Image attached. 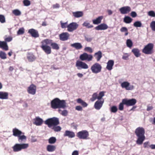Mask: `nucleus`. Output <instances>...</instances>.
<instances>
[{
    "instance_id": "f257e3e1",
    "label": "nucleus",
    "mask_w": 155,
    "mask_h": 155,
    "mask_svg": "<svg viewBox=\"0 0 155 155\" xmlns=\"http://www.w3.org/2000/svg\"><path fill=\"white\" fill-rule=\"evenodd\" d=\"M40 47L47 54H50L51 52V48L53 49L58 50L59 49V45L57 43L53 42L51 39H46L41 42Z\"/></svg>"
},
{
    "instance_id": "f03ea898",
    "label": "nucleus",
    "mask_w": 155,
    "mask_h": 155,
    "mask_svg": "<svg viewBox=\"0 0 155 155\" xmlns=\"http://www.w3.org/2000/svg\"><path fill=\"white\" fill-rule=\"evenodd\" d=\"M51 107L54 109L57 108L64 109L66 107V103L65 100H60L58 98H55L51 103Z\"/></svg>"
},
{
    "instance_id": "7ed1b4c3",
    "label": "nucleus",
    "mask_w": 155,
    "mask_h": 155,
    "mask_svg": "<svg viewBox=\"0 0 155 155\" xmlns=\"http://www.w3.org/2000/svg\"><path fill=\"white\" fill-rule=\"evenodd\" d=\"M59 119L55 117L48 118L45 121V124L50 128H51L54 126H57L59 124Z\"/></svg>"
},
{
    "instance_id": "20e7f679",
    "label": "nucleus",
    "mask_w": 155,
    "mask_h": 155,
    "mask_svg": "<svg viewBox=\"0 0 155 155\" xmlns=\"http://www.w3.org/2000/svg\"><path fill=\"white\" fill-rule=\"evenodd\" d=\"M29 147L28 143H16L12 147L13 151L15 152H18L22 150H24Z\"/></svg>"
},
{
    "instance_id": "39448f33",
    "label": "nucleus",
    "mask_w": 155,
    "mask_h": 155,
    "mask_svg": "<svg viewBox=\"0 0 155 155\" xmlns=\"http://www.w3.org/2000/svg\"><path fill=\"white\" fill-rule=\"evenodd\" d=\"M153 44L152 43L148 44L146 45L142 50L143 53L146 54H151L153 53Z\"/></svg>"
},
{
    "instance_id": "423d86ee",
    "label": "nucleus",
    "mask_w": 155,
    "mask_h": 155,
    "mask_svg": "<svg viewBox=\"0 0 155 155\" xmlns=\"http://www.w3.org/2000/svg\"><path fill=\"white\" fill-rule=\"evenodd\" d=\"M105 93L104 91H101L97 95V110L101 108L104 103V100L102 97L104 96Z\"/></svg>"
},
{
    "instance_id": "0eeeda50",
    "label": "nucleus",
    "mask_w": 155,
    "mask_h": 155,
    "mask_svg": "<svg viewBox=\"0 0 155 155\" xmlns=\"http://www.w3.org/2000/svg\"><path fill=\"white\" fill-rule=\"evenodd\" d=\"M77 136L80 139L87 140L89 138V132L86 130H82L77 134Z\"/></svg>"
},
{
    "instance_id": "6e6552de",
    "label": "nucleus",
    "mask_w": 155,
    "mask_h": 155,
    "mask_svg": "<svg viewBox=\"0 0 155 155\" xmlns=\"http://www.w3.org/2000/svg\"><path fill=\"white\" fill-rule=\"evenodd\" d=\"M79 58L81 61H92L93 57L91 54H89L86 53H84L80 55Z\"/></svg>"
},
{
    "instance_id": "1a4fd4ad",
    "label": "nucleus",
    "mask_w": 155,
    "mask_h": 155,
    "mask_svg": "<svg viewBox=\"0 0 155 155\" xmlns=\"http://www.w3.org/2000/svg\"><path fill=\"white\" fill-rule=\"evenodd\" d=\"M75 66L78 70L87 69L88 68V65L85 63L79 60L76 61Z\"/></svg>"
},
{
    "instance_id": "9d476101",
    "label": "nucleus",
    "mask_w": 155,
    "mask_h": 155,
    "mask_svg": "<svg viewBox=\"0 0 155 155\" xmlns=\"http://www.w3.org/2000/svg\"><path fill=\"white\" fill-rule=\"evenodd\" d=\"M121 86L122 88H124L127 90H132L134 88V86L130 85L127 81H124L121 84Z\"/></svg>"
},
{
    "instance_id": "9b49d317",
    "label": "nucleus",
    "mask_w": 155,
    "mask_h": 155,
    "mask_svg": "<svg viewBox=\"0 0 155 155\" xmlns=\"http://www.w3.org/2000/svg\"><path fill=\"white\" fill-rule=\"evenodd\" d=\"M136 100L133 98L129 100H127L126 99H124L123 100V103L128 106L134 105L136 103Z\"/></svg>"
},
{
    "instance_id": "f8f14e48",
    "label": "nucleus",
    "mask_w": 155,
    "mask_h": 155,
    "mask_svg": "<svg viewBox=\"0 0 155 155\" xmlns=\"http://www.w3.org/2000/svg\"><path fill=\"white\" fill-rule=\"evenodd\" d=\"M78 27V25L76 22H72L67 26V30L69 32H72Z\"/></svg>"
},
{
    "instance_id": "ddd939ff",
    "label": "nucleus",
    "mask_w": 155,
    "mask_h": 155,
    "mask_svg": "<svg viewBox=\"0 0 155 155\" xmlns=\"http://www.w3.org/2000/svg\"><path fill=\"white\" fill-rule=\"evenodd\" d=\"M36 87L33 84H31L28 87L27 90L28 92L31 94L34 95L36 94Z\"/></svg>"
},
{
    "instance_id": "4468645a",
    "label": "nucleus",
    "mask_w": 155,
    "mask_h": 155,
    "mask_svg": "<svg viewBox=\"0 0 155 155\" xmlns=\"http://www.w3.org/2000/svg\"><path fill=\"white\" fill-rule=\"evenodd\" d=\"M69 36L70 34L67 32L62 33L59 35L60 39L62 41L68 40L69 39Z\"/></svg>"
},
{
    "instance_id": "2eb2a0df",
    "label": "nucleus",
    "mask_w": 155,
    "mask_h": 155,
    "mask_svg": "<svg viewBox=\"0 0 155 155\" xmlns=\"http://www.w3.org/2000/svg\"><path fill=\"white\" fill-rule=\"evenodd\" d=\"M28 33L30 34L32 37L35 38L38 37L39 36L38 31L33 28L29 29L28 31Z\"/></svg>"
},
{
    "instance_id": "dca6fc26",
    "label": "nucleus",
    "mask_w": 155,
    "mask_h": 155,
    "mask_svg": "<svg viewBox=\"0 0 155 155\" xmlns=\"http://www.w3.org/2000/svg\"><path fill=\"white\" fill-rule=\"evenodd\" d=\"M135 132L137 137L144 136L145 130L143 127L137 128L136 129Z\"/></svg>"
},
{
    "instance_id": "f3484780",
    "label": "nucleus",
    "mask_w": 155,
    "mask_h": 155,
    "mask_svg": "<svg viewBox=\"0 0 155 155\" xmlns=\"http://www.w3.org/2000/svg\"><path fill=\"white\" fill-rule=\"evenodd\" d=\"M33 124L36 126H41L43 123V120L38 117H37L34 119Z\"/></svg>"
},
{
    "instance_id": "a211bd4d",
    "label": "nucleus",
    "mask_w": 155,
    "mask_h": 155,
    "mask_svg": "<svg viewBox=\"0 0 155 155\" xmlns=\"http://www.w3.org/2000/svg\"><path fill=\"white\" fill-rule=\"evenodd\" d=\"M119 10L122 14H125L129 12L131 10V8L129 6H125L120 8Z\"/></svg>"
},
{
    "instance_id": "6ab92c4d",
    "label": "nucleus",
    "mask_w": 155,
    "mask_h": 155,
    "mask_svg": "<svg viewBox=\"0 0 155 155\" xmlns=\"http://www.w3.org/2000/svg\"><path fill=\"white\" fill-rule=\"evenodd\" d=\"M64 136L68 137L69 138H73L75 137V134L73 132L67 130L65 131Z\"/></svg>"
},
{
    "instance_id": "aec40b11",
    "label": "nucleus",
    "mask_w": 155,
    "mask_h": 155,
    "mask_svg": "<svg viewBox=\"0 0 155 155\" xmlns=\"http://www.w3.org/2000/svg\"><path fill=\"white\" fill-rule=\"evenodd\" d=\"M12 132L13 135L17 137L21 134H24V133L22 132L21 131L16 128H14L13 129Z\"/></svg>"
},
{
    "instance_id": "412c9836",
    "label": "nucleus",
    "mask_w": 155,
    "mask_h": 155,
    "mask_svg": "<svg viewBox=\"0 0 155 155\" xmlns=\"http://www.w3.org/2000/svg\"><path fill=\"white\" fill-rule=\"evenodd\" d=\"M0 48L5 51L8 50V47L7 43L5 41H0Z\"/></svg>"
},
{
    "instance_id": "4be33fe9",
    "label": "nucleus",
    "mask_w": 155,
    "mask_h": 155,
    "mask_svg": "<svg viewBox=\"0 0 155 155\" xmlns=\"http://www.w3.org/2000/svg\"><path fill=\"white\" fill-rule=\"evenodd\" d=\"M114 65V61L110 60H109L107 63L106 68L108 70L110 71L112 69V68Z\"/></svg>"
},
{
    "instance_id": "5701e85b",
    "label": "nucleus",
    "mask_w": 155,
    "mask_h": 155,
    "mask_svg": "<svg viewBox=\"0 0 155 155\" xmlns=\"http://www.w3.org/2000/svg\"><path fill=\"white\" fill-rule=\"evenodd\" d=\"M27 59L29 62H33L36 59V57L34 54L31 53H28L27 55Z\"/></svg>"
},
{
    "instance_id": "b1692460",
    "label": "nucleus",
    "mask_w": 155,
    "mask_h": 155,
    "mask_svg": "<svg viewBox=\"0 0 155 155\" xmlns=\"http://www.w3.org/2000/svg\"><path fill=\"white\" fill-rule=\"evenodd\" d=\"M8 94L6 92L0 91V99H7L8 98Z\"/></svg>"
},
{
    "instance_id": "393cba45",
    "label": "nucleus",
    "mask_w": 155,
    "mask_h": 155,
    "mask_svg": "<svg viewBox=\"0 0 155 155\" xmlns=\"http://www.w3.org/2000/svg\"><path fill=\"white\" fill-rule=\"evenodd\" d=\"M47 150L49 152H52L55 150L56 149L55 146L52 145H48L47 147Z\"/></svg>"
},
{
    "instance_id": "a878e982",
    "label": "nucleus",
    "mask_w": 155,
    "mask_h": 155,
    "mask_svg": "<svg viewBox=\"0 0 155 155\" xmlns=\"http://www.w3.org/2000/svg\"><path fill=\"white\" fill-rule=\"evenodd\" d=\"M71 46L77 50L80 49L82 48V46L80 43H75L71 44Z\"/></svg>"
},
{
    "instance_id": "bb28decb",
    "label": "nucleus",
    "mask_w": 155,
    "mask_h": 155,
    "mask_svg": "<svg viewBox=\"0 0 155 155\" xmlns=\"http://www.w3.org/2000/svg\"><path fill=\"white\" fill-rule=\"evenodd\" d=\"M137 137L138 138L136 141L138 145L142 144L145 139V136H139Z\"/></svg>"
},
{
    "instance_id": "cd10ccee",
    "label": "nucleus",
    "mask_w": 155,
    "mask_h": 155,
    "mask_svg": "<svg viewBox=\"0 0 155 155\" xmlns=\"http://www.w3.org/2000/svg\"><path fill=\"white\" fill-rule=\"evenodd\" d=\"M24 134H21L18 137V140L19 142H22L26 140L27 138Z\"/></svg>"
},
{
    "instance_id": "c85d7f7f",
    "label": "nucleus",
    "mask_w": 155,
    "mask_h": 155,
    "mask_svg": "<svg viewBox=\"0 0 155 155\" xmlns=\"http://www.w3.org/2000/svg\"><path fill=\"white\" fill-rule=\"evenodd\" d=\"M108 28L107 25L105 24L102 23L97 26V30H105Z\"/></svg>"
},
{
    "instance_id": "c756f323",
    "label": "nucleus",
    "mask_w": 155,
    "mask_h": 155,
    "mask_svg": "<svg viewBox=\"0 0 155 155\" xmlns=\"http://www.w3.org/2000/svg\"><path fill=\"white\" fill-rule=\"evenodd\" d=\"M132 52L137 57H138L140 55V50L137 48L133 49L132 50Z\"/></svg>"
},
{
    "instance_id": "7c9ffc66",
    "label": "nucleus",
    "mask_w": 155,
    "mask_h": 155,
    "mask_svg": "<svg viewBox=\"0 0 155 155\" xmlns=\"http://www.w3.org/2000/svg\"><path fill=\"white\" fill-rule=\"evenodd\" d=\"M73 15L75 18H79L82 16L83 15V13L82 12H73Z\"/></svg>"
},
{
    "instance_id": "2f4dec72",
    "label": "nucleus",
    "mask_w": 155,
    "mask_h": 155,
    "mask_svg": "<svg viewBox=\"0 0 155 155\" xmlns=\"http://www.w3.org/2000/svg\"><path fill=\"white\" fill-rule=\"evenodd\" d=\"M77 102L78 103L81 104L84 107H86L87 106V104L81 98L77 99Z\"/></svg>"
},
{
    "instance_id": "473e14b6",
    "label": "nucleus",
    "mask_w": 155,
    "mask_h": 155,
    "mask_svg": "<svg viewBox=\"0 0 155 155\" xmlns=\"http://www.w3.org/2000/svg\"><path fill=\"white\" fill-rule=\"evenodd\" d=\"M132 19L129 16H126L124 19V21L126 23L129 24L131 22Z\"/></svg>"
},
{
    "instance_id": "72a5a7b5",
    "label": "nucleus",
    "mask_w": 155,
    "mask_h": 155,
    "mask_svg": "<svg viewBox=\"0 0 155 155\" xmlns=\"http://www.w3.org/2000/svg\"><path fill=\"white\" fill-rule=\"evenodd\" d=\"M48 141L50 144H54L56 142V139L54 137H51L48 139Z\"/></svg>"
},
{
    "instance_id": "f704fd0d",
    "label": "nucleus",
    "mask_w": 155,
    "mask_h": 155,
    "mask_svg": "<svg viewBox=\"0 0 155 155\" xmlns=\"http://www.w3.org/2000/svg\"><path fill=\"white\" fill-rule=\"evenodd\" d=\"M91 69L92 72L95 73H97V63H95L91 67Z\"/></svg>"
},
{
    "instance_id": "c9c22d12",
    "label": "nucleus",
    "mask_w": 155,
    "mask_h": 155,
    "mask_svg": "<svg viewBox=\"0 0 155 155\" xmlns=\"http://www.w3.org/2000/svg\"><path fill=\"white\" fill-rule=\"evenodd\" d=\"M0 58L2 59H5L7 58L6 54L4 52L2 51H0Z\"/></svg>"
},
{
    "instance_id": "e433bc0d",
    "label": "nucleus",
    "mask_w": 155,
    "mask_h": 155,
    "mask_svg": "<svg viewBox=\"0 0 155 155\" xmlns=\"http://www.w3.org/2000/svg\"><path fill=\"white\" fill-rule=\"evenodd\" d=\"M83 25L87 28H90L93 27V25L90 24L87 21L84 22L83 24Z\"/></svg>"
},
{
    "instance_id": "4c0bfd02",
    "label": "nucleus",
    "mask_w": 155,
    "mask_h": 155,
    "mask_svg": "<svg viewBox=\"0 0 155 155\" xmlns=\"http://www.w3.org/2000/svg\"><path fill=\"white\" fill-rule=\"evenodd\" d=\"M133 42L130 39H128L127 40L126 45L129 48H131L133 45Z\"/></svg>"
},
{
    "instance_id": "58836bf2",
    "label": "nucleus",
    "mask_w": 155,
    "mask_h": 155,
    "mask_svg": "<svg viewBox=\"0 0 155 155\" xmlns=\"http://www.w3.org/2000/svg\"><path fill=\"white\" fill-rule=\"evenodd\" d=\"M12 13L15 16H19L21 14V12L18 9H15L13 10Z\"/></svg>"
},
{
    "instance_id": "ea45409f",
    "label": "nucleus",
    "mask_w": 155,
    "mask_h": 155,
    "mask_svg": "<svg viewBox=\"0 0 155 155\" xmlns=\"http://www.w3.org/2000/svg\"><path fill=\"white\" fill-rule=\"evenodd\" d=\"M134 26L136 27H141L142 24L140 21H136L134 23Z\"/></svg>"
},
{
    "instance_id": "a19ab883",
    "label": "nucleus",
    "mask_w": 155,
    "mask_h": 155,
    "mask_svg": "<svg viewBox=\"0 0 155 155\" xmlns=\"http://www.w3.org/2000/svg\"><path fill=\"white\" fill-rule=\"evenodd\" d=\"M51 128L55 132L60 131L61 129V128L60 126H54Z\"/></svg>"
},
{
    "instance_id": "79ce46f5",
    "label": "nucleus",
    "mask_w": 155,
    "mask_h": 155,
    "mask_svg": "<svg viewBox=\"0 0 155 155\" xmlns=\"http://www.w3.org/2000/svg\"><path fill=\"white\" fill-rule=\"evenodd\" d=\"M110 111L111 112L115 113L117 112V108L116 106H113L110 108Z\"/></svg>"
},
{
    "instance_id": "37998d69",
    "label": "nucleus",
    "mask_w": 155,
    "mask_h": 155,
    "mask_svg": "<svg viewBox=\"0 0 155 155\" xmlns=\"http://www.w3.org/2000/svg\"><path fill=\"white\" fill-rule=\"evenodd\" d=\"M84 50L85 51H87L90 53H92L93 51L92 49L90 47H85L84 49Z\"/></svg>"
},
{
    "instance_id": "c03bdc74",
    "label": "nucleus",
    "mask_w": 155,
    "mask_h": 155,
    "mask_svg": "<svg viewBox=\"0 0 155 155\" xmlns=\"http://www.w3.org/2000/svg\"><path fill=\"white\" fill-rule=\"evenodd\" d=\"M148 15L150 17H155V12L153 11H150L148 12Z\"/></svg>"
},
{
    "instance_id": "a18cd8bd",
    "label": "nucleus",
    "mask_w": 155,
    "mask_h": 155,
    "mask_svg": "<svg viewBox=\"0 0 155 155\" xmlns=\"http://www.w3.org/2000/svg\"><path fill=\"white\" fill-rule=\"evenodd\" d=\"M24 29L23 28H20L17 32L18 35H21L23 34L24 33Z\"/></svg>"
},
{
    "instance_id": "49530a36",
    "label": "nucleus",
    "mask_w": 155,
    "mask_h": 155,
    "mask_svg": "<svg viewBox=\"0 0 155 155\" xmlns=\"http://www.w3.org/2000/svg\"><path fill=\"white\" fill-rule=\"evenodd\" d=\"M150 27L153 31H155V21H153L151 22Z\"/></svg>"
},
{
    "instance_id": "de8ad7c7",
    "label": "nucleus",
    "mask_w": 155,
    "mask_h": 155,
    "mask_svg": "<svg viewBox=\"0 0 155 155\" xmlns=\"http://www.w3.org/2000/svg\"><path fill=\"white\" fill-rule=\"evenodd\" d=\"M60 23L61 26V27L62 28H67V22L65 23H63L62 21H60Z\"/></svg>"
},
{
    "instance_id": "09e8293b",
    "label": "nucleus",
    "mask_w": 155,
    "mask_h": 155,
    "mask_svg": "<svg viewBox=\"0 0 155 155\" xmlns=\"http://www.w3.org/2000/svg\"><path fill=\"white\" fill-rule=\"evenodd\" d=\"M23 3L24 5L28 6L30 4V2L28 0H24L23 1Z\"/></svg>"
},
{
    "instance_id": "8fccbe9b",
    "label": "nucleus",
    "mask_w": 155,
    "mask_h": 155,
    "mask_svg": "<svg viewBox=\"0 0 155 155\" xmlns=\"http://www.w3.org/2000/svg\"><path fill=\"white\" fill-rule=\"evenodd\" d=\"M0 21L2 23H4L5 21V17L2 15H0Z\"/></svg>"
},
{
    "instance_id": "3c124183",
    "label": "nucleus",
    "mask_w": 155,
    "mask_h": 155,
    "mask_svg": "<svg viewBox=\"0 0 155 155\" xmlns=\"http://www.w3.org/2000/svg\"><path fill=\"white\" fill-rule=\"evenodd\" d=\"M97 98V93H94L92 95V97L91 98V101H93Z\"/></svg>"
},
{
    "instance_id": "603ef678",
    "label": "nucleus",
    "mask_w": 155,
    "mask_h": 155,
    "mask_svg": "<svg viewBox=\"0 0 155 155\" xmlns=\"http://www.w3.org/2000/svg\"><path fill=\"white\" fill-rule=\"evenodd\" d=\"M12 40V37H9L6 38L5 39V41L7 43L8 42H9L11 41Z\"/></svg>"
},
{
    "instance_id": "864d4df0",
    "label": "nucleus",
    "mask_w": 155,
    "mask_h": 155,
    "mask_svg": "<svg viewBox=\"0 0 155 155\" xmlns=\"http://www.w3.org/2000/svg\"><path fill=\"white\" fill-rule=\"evenodd\" d=\"M102 53L101 51H99L97 52V61H99L102 56Z\"/></svg>"
},
{
    "instance_id": "5fc2aeb1",
    "label": "nucleus",
    "mask_w": 155,
    "mask_h": 155,
    "mask_svg": "<svg viewBox=\"0 0 155 155\" xmlns=\"http://www.w3.org/2000/svg\"><path fill=\"white\" fill-rule=\"evenodd\" d=\"M124 104L123 103V101H122V102L120 103L119 106V110H123L124 108V105L123 104Z\"/></svg>"
},
{
    "instance_id": "6e6d98bb",
    "label": "nucleus",
    "mask_w": 155,
    "mask_h": 155,
    "mask_svg": "<svg viewBox=\"0 0 155 155\" xmlns=\"http://www.w3.org/2000/svg\"><path fill=\"white\" fill-rule=\"evenodd\" d=\"M131 16L135 18L137 16V14L135 12H132L130 13Z\"/></svg>"
},
{
    "instance_id": "4d7b16f0",
    "label": "nucleus",
    "mask_w": 155,
    "mask_h": 155,
    "mask_svg": "<svg viewBox=\"0 0 155 155\" xmlns=\"http://www.w3.org/2000/svg\"><path fill=\"white\" fill-rule=\"evenodd\" d=\"M120 31L121 32H127V28L125 27H122L121 29H120Z\"/></svg>"
},
{
    "instance_id": "13d9d810",
    "label": "nucleus",
    "mask_w": 155,
    "mask_h": 155,
    "mask_svg": "<svg viewBox=\"0 0 155 155\" xmlns=\"http://www.w3.org/2000/svg\"><path fill=\"white\" fill-rule=\"evenodd\" d=\"M68 114V112L67 110H63L61 113V114L64 116H66Z\"/></svg>"
},
{
    "instance_id": "bf43d9fd",
    "label": "nucleus",
    "mask_w": 155,
    "mask_h": 155,
    "mask_svg": "<svg viewBox=\"0 0 155 155\" xmlns=\"http://www.w3.org/2000/svg\"><path fill=\"white\" fill-rule=\"evenodd\" d=\"M75 109L76 110L79 111H81L82 110V107L80 106H76Z\"/></svg>"
},
{
    "instance_id": "052dcab7",
    "label": "nucleus",
    "mask_w": 155,
    "mask_h": 155,
    "mask_svg": "<svg viewBox=\"0 0 155 155\" xmlns=\"http://www.w3.org/2000/svg\"><path fill=\"white\" fill-rule=\"evenodd\" d=\"M103 17L102 16H99L97 18V24L101 23L102 19Z\"/></svg>"
},
{
    "instance_id": "680f3d73",
    "label": "nucleus",
    "mask_w": 155,
    "mask_h": 155,
    "mask_svg": "<svg viewBox=\"0 0 155 155\" xmlns=\"http://www.w3.org/2000/svg\"><path fill=\"white\" fill-rule=\"evenodd\" d=\"M149 142H148V141L144 142V143H143L144 147V148L147 147V146H148V145L149 144Z\"/></svg>"
},
{
    "instance_id": "e2e57ef3",
    "label": "nucleus",
    "mask_w": 155,
    "mask_h": 155,
    "mask_svg": "<svg viewBox=\"0 0 155 155\" xmlns=\"http://www.w3.org/2000/svg\"><path fill=\"white\" fill-rule=\"evenodd\" d=\"M78 152L77 150H75L72 153V155H78Z\"/></svg>"
},
{
    "instance_id": "0e129e2a",
    "label": "nucleus",
    "mask_w": 155,
    "mask_h": 155,
    "mask_svg": "<svg viewBox=\"0 0 155 155\" xmlns=\"http://www.w3.org/2000/svg\"><path fill=\"white\" fill-rule=\"evenodd\" d=\"M101 67L100 65L97 64V72H100L101 71Z\"/></svg>"
},
{
    "instance_id": "69168bd1",
    "label": "nucleus",
    "mask_w": 155,
    "mask_h": 155,
    "mask_svg": "<svg viewBox=\"0 0 155 155\" xmlns=\"http://www.w3.org/2000/svg\"><path fill=\"white\" fill-rule=\"evenodd\" d=\"M53 8H59V5L58 4H56L55 5H53Z\"/></svg>"
},
{
    "instance_id": "338daca9",
    "label": "nucleus",
    "mask_w": 155,
    "mask_h": 155,
    "mask_svg": "<svg viewBox=\"0 0 155 155\" xmlns=\"http://www.w3.org/2000/svg\"><path fill=\"white\" fill-rule=\"evenodd\" d=\"M41 25H42V26H47V22L45 21H43L42 22Z\"/></svg>"
},
{
    "instance_id": "774afa93",
    "label": "nucleus",
    "mask_w": 155,
    "mask_h": 155,
    "mask_svg": "<svg viewBox=\"0 0 155 155\" xmlns=\"http://www.w3.org/2000/svg\"><path fill=\"white\" fill-rule=\"evenodd\" d=\"M152 149H155V145L151 144L149 146Z\"/></svg>"
}]
</instances>
